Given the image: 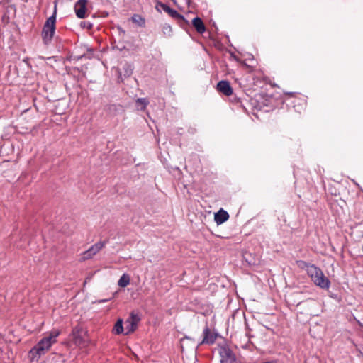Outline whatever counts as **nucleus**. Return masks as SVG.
Masks as SVG:
<instances>
[{
	"instance_id": "23",
	"label": "nucleus",
	"mask_w": 363,
	"mask_h": 363,
	"mask_svg": "<svg viewBox=\"0 0 363 363\" xmlns=\"http://www.w3.org/2000/svg\"><path fill=\"white\" fill-rule=\"evenodd\" d=\"M80 26L82 28H86L88 30H91V29H92L93 25L91 23H90L89 21H82L80 23Z\"/></svg>"
},
{
	"instance_id": "13",
	"label": "nucleus",
	"mask_w": 363,
	"mask_h": 363,
	"mask_svg": "<svg viewBox=\"0 0 363 363\" xmlns=\"http://www.w3.org/2000/svg\"><path fill=\"white\" fill-rule=\"evenodd\" d=\"M192 25L199 34H203L206 31V26L200 17H195L192 20Z\"/></svg>"
},
{
	"instance_id": "14",
	"label": "nucleus",
	"mask_w": 363,
	"mask_h": 363,
	"mask_svg": "<svg viewBox=\"0 0 363 363\" xmlns=\"http://www.w3.org/2000/svg\"><path fill=\"white\" fill-rule=\"evenodd\" d=\"M82 333V330L79 327H75L72 330L73 341L76 345H81L84 342Z\"/></svg>"
},
{
	"instance_id": "2",
	"label": "nucleus",
	"mask_w": 363,
	"mask_h": 363,
	"mask_svg": "<svg viewBox=\"0 0 363 363\" xmlns=\"http://www.w3.org/2000/svg\"><path fill=\"white\" fill-rule=\"evenodd\" d=\"M284 103L289 109L301 113L306 108L307 101L306 96L301 94L289 92L285 94Z\"/></svg>"
},
{
	"instance_id": "3",
	"label": "nucleus",
	"mask_w": 363,
	"mask_h": 363,
	"mask_svg": "<svg viewBox=\"0 0 363 363\" xmlns=\"http://www.w3.org/2000/svg\"><path fill=\"white\" fill-rule=\"evenodd\" d=\"M56 18H57V1L55 2L54 11L51 16L47 18L43 25L41 37L45 45H49L54 37L56 30Z\"/></svg>"
},
{
	"instance_id": "12",
	"label": "nucleus",
	"mask_w": 363,
	"mask_h": 363,
	"mask_svg": "<svg viewBox=\"0 0 363 363\" xmlns=\"http://www.w3.org/2000/svg\"><path fill=\"white\" fill-rule=\"evenodd\" d=\"M228 213L223 208H220L217 213H215L214 220L218 225L225 223L228 220Z\"/></svg>"
},
{
	"instance_id": "4",
	"label": "nucleus",
	"mask_w": 363,
	"mask_h": 363,
	"mask_svg": "<svg viewBox=\"0 0 363 363\" xmlns=\"http://www.w3.org/2000/svg\"><path fill=\"white\" fill-rule=\"evenodd\" d=\"M308 275L315 285L319 288L322 289H328L330 288L331 284L330 279L325 276L321 269L315 265L311 267L308 269Z\"/></svg>"
},
{
	"instance_id": "16",
	"label": "nucleus",
	"mask_w": 363,
	"mask_h": 363,
	"mask_svg": "<svg viewBox=\"0 0 363 363\" xmlns=\"http://www.w3.org/2000/svg\"><path fill=\"white\" fill-rule=\"evenodd\" d=\"M130 284V276L123 274L118 280V284L120 287L124 288Z\"/></svg>"
},
{
	"instance_id": "15",
	"label": "nucleus",
	"mask_w": 363,
	"mask_h": 363,
	"mask_svg": "<svg viewBox=\"0 0 363 363\" xmlns=\"http://www.w3.org/2000/svg\"><path fill=\"white\" fill-rule=\"evenodd\" d=\"M124 331V328L123 326V320L118 319L116 323H115L113 328V333L115 335H120L123 333Z\"/></svg>"
},
{
	"instance_id": "8",
	"label": "nucleus",
	"mask_w": 363,
	"mask_h": 363,
	"mask_svg": "<svg viewBox=\"0 0 363 363\" xmlns=\"http://www.w3.org/2000/svg\"><path fill=\"white\" fill-rule=\"evenodd\" d=\"M140 320L138 315L131 313L130 318L125 321V335H129L133 333L136 330Z\"/></svg>"
},
{
	"instance_id": "27",
	"label": "nucleus",
	"mask_w": 363,
	"mask_h": 363,
	"mask_svg": "<svg viewBox=\"0 0 363 363\" xmlns=\"http://www.w3.org/2000/svg\"><path fill=\"white\" fill-rule=\"evenodd\" d=\"M255 107L257 108V106H255ZM257 108L260 109V108H261V106H259L257 107Z\"/></svg>"
},
{
	"instance_id": "20",
	"label": "nucleus",
	"mask_w": 363,
	"mask_h": 363,
	"mask_svg": "<svg viewBox=\"0 0 363 363\" xmlns=\"http://www.w3.org/2000/svg\"><path fill=\"white\" fill-rule=\"evenodd\" d=\"M162 30L163 34L165 36H167V37L171 36L172 32V27H171L170 25H169L167 23L164 24L162 28Z\"/></svg>"
},
{
	"instance_id": "18",
	"label": "nucleus",
	"mask_w": 363,
	"mask_h": 363,
	"mask_svg": "<svg viewBox=\"0 0 363 363\" xmlns=\"http://www.w3.org/2000/svg\"><path fill=\"white\" fill-rule=\"evenodd\" d=\"M296 264L300 269H305L307 272V274H308V269L311 268V267L315 266V264H310L303 260H297Z\"/></svg>"
},
{
	"instance_id": "25",
	"label": "nucleus",
	"mask_w": 363,
	"mask_h": 363,
	"mask_svg": "<svg viewBox=\"0 0 363 363\" xmlns=\"http://www.w3.org/2000/svg\"><path fill=\"white\" fill-rule=\"evenodd\" d=\"M118 30L121 34L125 35V31L121 27L118 26Z\"/></svg>"
},
{
	"instance_id": "7",
	"label": "nucleus",
	"mask_w": 363,
	"mask_h": 363,
	"mask_svg": "<svg viewBox=\"0 0 363 363\" xmlns=\"http://www.w3.org/2000/svg\"><path fill=\"white\" fill-rule=\"evenodd\" d=\"M108 240L99 241L94 245H91L86 251L83 253L82 259L87 260L91 259L96 255L101 249H103Z\"/></svg>"
},
{
	"instance_id": "22",
	"label": "nucleus",
	"mask_w": 363,
	"mask_h": 363,
	"mask_svg": "<svg viewBox=\"0 0 363 363\" xmlns=\"http://www.w3.org/2000/svg\"><path fill=\"white\" fill-rule=\"evenodd\" d=\"M136 102L137 104H139L143 106V107L141 108L142 110L145 109L149 104V101L146 98H138Z\"/></svg>"
},
{
	"instance_id": "1",
	"label": "nucleus",
	"mask_w": 363,
	"mask_h": 363,
	"mask_svg": "<svg viewBox=\"0 0 363 363\" xmlns=\"http://www.w3.org/2000/svg\"><path fill=\"white\" fill-rule=\"evenodd\" d=\"M59 330H51L47 337L42 338L28 352L31 361L38 360L44 355L57 342V337L60 335Z\"/></svg>"
},
{
	"instance_id": "5",
	"label": "nucleus",
	"mask_w": 363,
	"mask_h": 363,
	"mask_svg": "<svg viewBox=\"0 0 363 363\" xmlns=\"http://www.w3.org/2000/svg\"><path fill=\"white\" fill-rule=\"evenodd\" d=\"M155 9L157 11L161 12V9L167 13L172 18L177 21V23L183 28H186L189 26V21L184 16L179 13L176 10L170 8L165 4H163L159 0H155Z\"/></svg>"
},
{
	"instance_id": "26",
	"label": "nucleus",
	"mask_w": 363,
	"mask_h": 363,
	"mask_svg": "<svg viewBox=\"0 0 363 363\" xmlns=\"http://www.w3.org/2000/svg\"><path fill=\"white\" fill-rule=\"evenodd\" d=\"M108 301V299H102V300H99V301H98V302H99V303H105V302H106V301Z\"/></svg>"
},
{
	"instance_id": "10",
	"label": "nucleus",
	"mask_w": 363,
	"mask_h": 363,
	"mask_svg": "<svg viewBox=\"0 0 363 363\" xmlns=\"http://www.w3.org/2000/svg\"><path fill=\"white\" fill-rule=\"evenodd\" d=\"M87 0H78L74 4V11L79 18H84L86 13Z\"/></svg>"
},
{
	"instance_id": "11",
	"label": "nucleus",
	"mask_w": 363,
	"mask_h": 363,
	"mask_svg": "<svg viewBox=\"0 0 363 363\" xmlns=\"http://www.w3.org/2000/svg\"><path fill=\"white\" fill-rule=\"evenodd\" d=\"M216 89L218 92L222 93L223 94L230 96L233 94V88L230 86V84L227 80H221L220 81L216 86Z\"/></svg>"
},
{
	"instance_id": "6",
	"label": "nucleus",
	"mask_w": 363,
	"mask_h": 363,
	"mask_svg": "<svg viewBox=\"0 0 363 363\" xmlns=\"http://www.w3.org/2000/svg\"><path fill=\"white\" fill-rule=\"evenodd\" d=\"M220 355V363H235L237 357L233 351L230 348L228 344L219 345L218 347Z\"/></svg>"
},
{
	"instance_id": "17",
	"label": "nucleus",
	"mask_w": 363,
	"mask_h": 363,
	"mask_svg": "<svg viewBox=\"0 0 363 363\" xmlns=\"http://www.w3.org/2000/svg\"><path fill=\"white\" fill-rule=\"evenodd\" d=\"M132 21L140 27H145V18L139 14H134L132 16Z\"/></svg>"
},
{
	"instance_id": "28",
	"label": "nucleus",
	"mask_w": 363,
	"mask_h": 363,
	"mask_svg": "<svg viewBox=\"0 0 363 363\" xmlns=\"http://www.w3.org/2000/svg\"><path fill=\"white\" fill-rule=\"evenodd\" d=\"M172 1H173L174 2H175V1H174V0H172Z\"/></svg>"
},
{
	"instance_id": "9",
	"label": "nucleus",
	"mask_w": 363,
	"mask_h": 363,
	"mask_svg": "<svg viewBox=\"0 0 363 363\" xmlns=\"http://www.w3.org/2000/svg\"><path fill=\"white\" fill-rule=\"evenodd\" d=\"M203 338L202 341L199 343V345L203 344L213 345L215 342L217 337V333H211L207 323L203 329Z\"/></svg>"
},
{
	"instance_id": "21",
	"label": "nucleus",
	"mask_w": 363,
	"mask_h": 363,
	"mask_svg": "<svg viewBox=\"0 0 363 363\" xmlns=\"http://www.w3.org/2000/svg\"><path fill=\"white\" fill-rule=\"evenodd\" d=\"M124 75L125 77H130L133 74V66L130 64H125L124 65Z\"/></svg>"
},
{
	"instance_id": "19",
	"label": "nucleus",
	"mask_w": 363,
	"mask_h": 363,
	"mask_svg": "<svg viewBox=\"0 0 363 363\" xmlns=\"http://www.w3.org/2000/svg\"><path fill=\"white\" fill-rule=\"evenodd\" d=\"M233 101L238 104V106L242 108L245 111H247V108L245 104V102L247 101V99H242L241 98L235 96Z\"/></svg>"
},
{
	"instance_id": "24",
	"label": "nucleus",
	"mask_w": 363,
	"mask_h": 363,
	"mask_svg": "<svg viewBox=\"0 0 363 363\" xmlns=\"http://www.w3.org/2000/svg\"><path fill=\"white\" fill-rule=\"evenodd\" d=\"M356 208H363V203H355Z\"/></svg>"
}]
</instances>
